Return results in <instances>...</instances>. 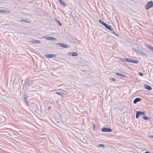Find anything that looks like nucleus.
<instances>
[{
  "label": "nucleus",
  "instance_id": "f257e3e1",
  "mask_svg": "<svg viewBox=\"0 0 153 153\" xmlns=\"http://www.w3.org/2000/svg\"><path fill=\"white\" fill-rule=\"evenodd\" d=\"M153 7V1H151L147 2L145 5V7L146 9L148 10Z\"/></svg>",
  "mask_w": 153,
  "mask_h": 153
},
{
  "label": "nucleus",
  "instance_id": "f03ea898",
  "mask_svg": "<svg viewBox=\"0 0 153 153\" xmlns=\"http://www.w3.org/2000/svg\"><path fill=\"white\" fill-rule=\"evenodd\" d=\"M145 111H143L142 112L141 111H137L136 112V118H137L139 116L141 115H145Z\"/></svg>",
  "mask_w": 153,
  "mask_h": 153
},
{
  "label": "nucleus",
  "instance_id": "7ed1b4c3",
  "mask_svg": "<svg viewBox=\"0 0 153 153\" xmlns=\"http://www.w3.org/2000/svg\"><path fill=\"white\" fill-rule=\"evenodd\" d=\"M134 50L135 52L138 54L142 56H146V54L144 52H143L141 51H140L137 49H135Z\"/></svg>",
  "mask_w": 153,
  "mask_h": 153
},
{
  "label": "nucleus",
  "instance_id": "20e7f679",
  "mask_svg": "<svg viewBox=\"0 0 153 153\" xmlns=\"http://www.w3.org/2000/svg\"><path fill=\"white\" fill-rule=\"evenodd\" d=\"M101 131L103 132H111L112 131L111 128L106 127L102 128Z\"/></svg>",
  "mask_w": 153,
  "mask_h": 153
},
{
  "label": "nucleus",
  "instance_id": "39448f33",
  "mask_svg": "<svg viewBox=\"0 0 153 153\" xmlns=\"http://www.w3.org/2000/svg\"><path fill=\"white\" fill-rule=\"evenodd\" d=\"M44 38L45 39L52 41H55L57 40V39L56 38L53 37L45 36L44 37Z\"/></svg>",
  "mask_w": 153,
  "mask_h": 153
},
{
  "label": "nucleus",
  "instance_id": "423d86ee",
  "mask_svg": "<svg viewBox=\"0 0 153 153\" xmlns=\"http://www.w3.org/2000/svg\"><path fill=\"white\" fill-rule=\"evenodd\" d=\"M56 45H59L62 48H67L69 47L67 45L61 43H57Z\"/></svg>",
  "mask_w": 153,
  "mask_h": 153
},
{
  "label": "nucleus",
  "instance_id": "0eeeda50",
  "mask_svg": "<svg viewBox=\"0 0 153 153\" xmlns=\"http://www.w3.org/2000/svg\"><path fill=\"white\" fill-rule=\"evenodd\" d=\"M45 56L48 58H51L53 57H56V55L53 54H47L45 55Z\"/></svg>",
  "mask_w": 153,
  "mask_h": 153
},
{
  "label": "nucleus",
  "instance_id": "6e6552de",
  "mask_svg": "<svg viewBox=\"0 0 153 153\" xmlns=\"http://www.w3.org/2000/svg\"><path fill=\"white\" fill-rule=\"evenodd\" d=\"M103 26H104L108 30H109L111 31H113V28H111V26H108L105 23L103 25Z\"/></svg>",
  "mask_w": 153,
  "mask_h": 153
},
{
  "label": "nucleus",
  "instance_id": "1a4fd4ad",
  "mask_svg": "<svg viewBox=\"0 0 153 153\" xmlns=\"http://www.w3.org/2000/svg\"><path fill=\"white\" fill-rule=\"evenodd\" d=\"M144 87L146 89L149 91H151L152 89V88L149 85H147L146 84H144Z\"/></svg>",
  "mask_w": 153,
  "mask_h": 153
},
{
  "label": "nucleus",
  "instance_id": "9d476101",
  "mask_svg": "<svg viewBox=\"0 0 153 153\" xmlns=\"http://www.w3.org/2000/svg\"><path fill=\"white\" fill-rule=\"evenodd\" d=\"M129 61V62L134 64H137L138 63V61L137 60H134L131 59H130Z\"/></svg>",
  "mask_w": 153,
  "mask_h": 153
},
{
  "label": "nucleus",
  "instance_id": "9b49d317",
  "mask_svg": "<svg viewBox=\"0 0 153 153\" xmlns=\"http://www.w3.org/2000/svg\"><path fill=\"white\" fill-rule=\"evenodd\" d=\"M141 100V99L139 98H135L133 102L134 104L136 103L137 102H139Z\"/></svg>",
  "mask_w": 153,
  "mask_h": 153
},
{
  "label": "nucleus",
  "instance_id": "f8f14e48",
  "mask_svg": "<svg viewBox=\"0 0 153 153\" xmlns=\"http://www.w3.org/2000/svg\"><path fill=\"white\" fill-rule=\"evenodd\" d=\"M31 42L33 43H41L40 41L34 39L32 40Z\"/></svg>",
  "mask_w": 153,
  "mask_h": 153
},
{
  "label": "nucleus",
  "instance_id": "ddd939ff",
  "mask_svg": "<svg viewBox=\"0 0 153 153\" xmlns=\"http://www.w3.org/2000/svg\"><path fill=\"white\" fill-rule=\"evenodd\" d=\"M115 74L117 76H120L122 77H125L126 76L124 74L118 73H116Z\"/></svg>",
  "mask_w": 153,
  "mask_h": 153
},
{
  "label": "nucleus",
  "instance_id": "4468645a",
  "mask_svg": "<svg viewBox=\"0 0 153 153\" xmlns=\"http://www.w3.org/2000/svg\"><path fill=\"white\" fill-rule=\"evenodd\" d=\"M149 49L153 52V47L150 45H148L147 46Z\"/></svg>",
  "mask_w": 153,
  "mask_h": 153
},
{
  "label": "nucleus",
  "instance_id": "2eb2a0df",
  "mask_svg": "<svg viewBox=\"0 0 153 153\" xmlns=\"http://www.w3.org/2000/svg\"><path fill=\"white\" fill-rule=\"evenodd\" d=\"M21 21L25 22L30 23H31L30 21L27 20L26 19H22L21 20Z\"/></svg>",
  "mask_w": 153,
  "mask_h": 153
},
{
  "label": "nucleus",
  "instance_id": "dca6fc26",
  "mask_svg": "<svg viewBox=\"0 0 153 153\" xmlns=\"http://www.w3.org/2000/svg\"><path fill=\"white\" fill-rule=\"evenodd\" d=\"M71 53L72 56H78V54L76 52H71Z\"/></svg>",
  "mask_w": 153,
  "mask_h": 153
},
{
  "label": "nucleus",
  "instance_id": "f3484780",
  "mask_svg": "<svg viewBox=\"0 0 153 153\" xmlns=\"http://www.w3.org/2000/svg\"><path fill=\"white\" fill-rule=\"evenodd\" d=\"M59 2L60 4L62 5L64 7H65L66 6V5L64 3V2L63 1H62V0L60 1Z\"/></svg>",
  "mask_w": 153,
  "mask_h": 153
},
{
  "label": "nucleus",
  "instance_id": "a211bd4d",
  "mask_svg": "<svg viewBox=\"0 0 153 153\" xmlns=\"http://www.w3.org/2000/svg\"><path fill=\"white\" fill-rule=\"evenodd\" d=\"M93 130L94 131L97 130V127H96V125L94 123L93 125Z\"/></svg>",
  "mask_w": 153,
  "mask_h": 153
},
{
  "label": "nucleus",
  "instance_id": "6ab92c4d",
  "mask_svg": "<svg viewBox=\"0 0 153 153\" xmlns=\"http://www.w3.org/2000/svg\"><path fill=\"white\" fill-rule=\"evenodd\" d=\"M55 20L56 21V22L58 23L59 25L60 26H62V23L60 22H59V21L57 19H55Z\"/></svg>",
  "mask_w": 153,
  "mask_h": 153
},
{
  "label": "nucleus",
  "instance_id": "aec40b11",
  "mask_svg": "<svg viewBox=\"0 0 153 153\" xmlns=\"http://www.w3.org/2000/svg\"><path fill=\"white\" fill-rule=\"evenodd\" d=\"M97 146L98 147H105V145H104L102 144H98L97 145Z\"/></svg>",
  "mask_w": 153,
  "mask_h": 153
},
{
  "label": "nucleus",
  "instance_id": "412c9836",
  "mask_svg": "<svg viewBox=\"0 0 153 153\" xmlns=\"http://www.w3.org/2000/svg\"><path fill=\"white\" fill-rule=\"evenodd\" d=\"M25 83L27 85V86L25 85V86H26L27 87L30 85V82L28 81H26L25 82Z\"/></svg>",
  "mask_w": 153,
  "mask_h": 153
},
{
  "label": "nucleus",
  "instance_id": "4be33fe9",
  "mask_svg": "<svg viewBox=\"0 0 153 153\" xmlns=\"http://www.w3.org/2000/svg\"><path fill=\"white\" fill-rule=\"evenodd\" d=\"M143 118L145 120H148L149 118L146 116H143Z\"/></svg>",
  "mask_w": 153,
  "mask_h": 153
},
{
  "label": "nucleus",
  "instance_id": "5701e85b",
  "mask_svg": "<svg viewBox=\"0 0 153 153\" xmlns=\"http://www.w3.org/2000/svg\"><path fill=\"white\" fill-rule=\"evenodd\" d=\"M110 79L111 81H115L116 80V79L114 78H110Z\"/></svg>",
  "mask_w": 153,
  "mask_h": 153
},
{
  "label": "nucleus",
  "instance_id": "b1692460",
  "mask_svg": "<svg viewBox=\"0 0 153 153\" xmlns=\"http://www.w3.org/2000/svg\"><path fill=\"white\" fill-rule=\"evenodd\" d=\"M99 22L101 23V24H102L103 25H104V24H105V22H102L100 19L99 20Z\"/></svg>",
  "mask_w": 153,
  "mask_h": 153
},
{
  "label": "nucleus",
  "instance_id": "393cba45",
  "mask_svg": "<svg viewBox=\"0 0 153 153\" xmlns=\"http://www.w3.org/2000/svg\"><path fill=\"white\" fill-rule=\"evenodd\" d=\"M4 13H10V10H4Z\"/></svg>",
  "mask_w": 153,
  "mask_h": 153
},
{
  "label": "nucleus",
  "instance_id": "a878e982",
  "mask_svg": "<svg viewBox=\"0 0 153 153\" xmlns=\"http://www.w3.org/2000/svg\"><path fill=\"white\" fill-rule=\"evenodd\" d=\"M26 103L27 106H29L30 105L28 101H26Z\"/></svg>",
  "mask_w": 153,
  "mask_h": 153
},
{
  "label": "nucleus",
  "instance_id": "bb28decb",
  "mask_svg": "<svg viewBox=\"0 0 153 153\" xmlns=\"http://www.w3.org/2000/svg\"><path fill=\"white\" fill-rule=\"evenodd\" d=\"M139 75L140 76H142L143 75V74L142 73L139 72Z\"/></svg>",
  "mask_w": 153,
  "mask_h": 153
},
{
  "label": "nucleus",
  "instance_id": "cd10ccee",
  "mask_svg": "<svg viewBox=\"0 0 153 153\" xmlns=\"http://www.w3.org/2000/svg\"><path fill=\"white\" fill-rule=\"evenodd\" d=\"M130 60V59L127 58V59H126V62H130V61H129Z\"/></svg>",
  "mask_w": 153,
  "mask_h": 153
},
{
  "label": "nucleus",
  "instance_id": "c85d7f7f",
  "mask_svg": "<svg viewBox=\"0 0 153 153\" xmlns=\"http://www.w3.org/2000/svg\"><path fill=\"white\" fill-rule=\"evenodd\" d=\"M112 31V33H113V34H114V35L118 36V35H117L114 31Z\"/></svg>",
  "mask_w": 153,
  "mask_h": 153
},
{
  "label": "nucleus",
  "instance_id": "c756f323",
  "mask_svg": "<svg viewBox=\"0 0 153 153\" xmlns=\"http://www.w3.org/2000/svg\"><path fill=\"white\" fill-rule=\"evenodd\" d=\"M56 94L59 95H61V93L60 92H56Z\"/></svg>",
  "mask_w": 153,
  "mask_h": 153
},
{
  "label": "nucleus",
  "instance_id": "7c9ffc66",
  "mask_svg": "<svg viewBox=\"0 0 153 153\" xmlns=\"http://www.w3.org/2000/svg\"><path fill=\"white\" fill-rule=\"evenodd\" d=\"M1 13H4V10H1Z\"/></svg>",
  "mask_w": 153,
  "mask_h": 153
},
{
  "label": "nucleus",
  "instance_id": "2f4dec72",
  "mask_svg": "<svg viewBox=\"0 0 153 153\" xmlns=\"http://www.w3.org/2000/svg\"><path fill=\"white\" fill-rule=\"evenodd\" d=\"M127 58H124V59H123V61H124L126 62V59H127Z\"/></svg>",
  "mask_w": 153,
  "mask_h": 153
},
{
  "label": "nucleus",
  "instance_id": "473e14b6",
  "mask_svg": "<svg viewBox=\"0 0 153 153\" xmlns=\"http://www.w3.org/2000/svg\"><path fill=\"white\" fill-rule=\"evenodd\" d=\"M64 95V94H61V95L62 97H63V95Z\"/></svg>",
  "mask_w": 153,
  "mask_h": 153
},
{
  "label": "nucleus",
  "instance_id": "72a5a7b5",
  "mask_svg": "<svg viewBox=\"0 0 153 153\" xmlns=\"http://www.w3.org/2000/svg\"><path fill=\"white\" fill-rule=\"evenodd\" d=\"M150 137L151 138H153V135H151V136H150Z\"/></svg>",
  "mask_w": 153,
  "mask_h": 153
},
{
  "label": "nucleus",
  "instance_id": "f704fd0d",
  "mask_svg": "<svg viewBox=\"0 0 153 153\" xmlns=\"http://www.w3.org/2000/svg\"><path fill=\"white\" fill-rule=\"evenodd\" d=\"M144 153H149V152L148 151H146Z\"/></svg>",
  "mask_w": 153,
  "mask_h": 153
},
{
  "label": "nucleus",
  "instance_id": "c9c22d12",
  "mask_svg": "<svg viewBox=\"0 0 153 153\" xmlns=\"http://www.w3.org/2000/svg\"><path fill=\"white\" fill-rule=\"evenodd\" d=\"M2 113H3V114H4L3 112V111H1V114H2Z\"/></svg>",
  "mask_w": 153,
  "mask_h": 153
},
{
  "label": "nucleus",
  "instance_id": "e433bc0d",
  "mask_svg": "<svg viewBox=\"0 0 153 153\" xmlns=\"http://www.w3.org/2000/svg\"><path fill=\"white\" fill-rule=\"evenodd\" d=\"M25 102H26V101H27L26 100V99L25 98Z\"/></svg>",
  "mask_w": 153,
  "mask_h": 153
},
{
  "label": "nucleus",
  "instance_id": "4c0bfd02",
  "mask_svg": "<svg viewBox=\"0 0 153 153\" xmlns=\"http://www.w3.org/2000/svg\"><path fill=\"white\" fill-rule=\"evenodd\" d=\"M50 108H51V107H49V109Z\"/></svg>",
  "mask_w": 153,
  "mask_h": 153
},
{
  "label": "nucleus",
  "instance_id": "58836bf2",
  "mask_svg": "<svg viewBox=\"0 0 153 153\" xmlns=\"http://www.w3.org/2000/svg\"><path fill=\"white\" fill-rule=\"evenodd\" d=\"M1 10H0V13H1Z\"/></svg>",
  "mask_w": 153,
  "mask_h": 153
},
{
  "label": "nucleus",
  "instance_id": "ea45409f",
  "mask_svg": "<svg viewBox=\"0 0 153 153\" xmlns=\"http://www.w3.org/2000/svg\"><path fill=\"white\" fill-rule=\"evenodd\" d=\"M25 85V84H24V85Z\"/></svg>",
  "mask_w": 153,
  "mask_h": 153
}]
</instances>
